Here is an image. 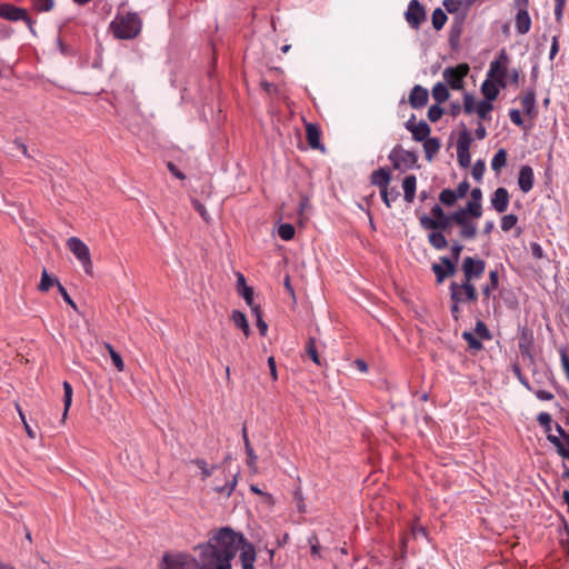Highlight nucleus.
Masks as SVG:
<instances>
[{
    "label": "nucleus",
    "mask_w": 569,
    "mask_h": 569,
    "mask_svg": "<svg viewBox=\"0 0 569 569\" xmlns=\"http://www.w3.org/2000/svg\"><path fill=\"white\" fill-rule=\"evenodd\" d=\"M411 133L416 141H423L430 134V127L426 121H420L417 123V127L411 130Z\"/></svg>",
    "instance_id": "a878e982"
},
{
    "label": "nucleus",
    "mask_w": 569,
    "mask_h": 569,
    "mask_svg": "<svg viewBox=\"0 0 569 569\" xmlns=\"http://www.w3.org/2000/svg\"><path fill=\"white\" fill-rule=\"evenodd\" d=\"M192 206L199 212V214L203 218V220L209 222L210 216H209L206 207L197 199L192 200Z\"/></svg>",
    "instance_id": "680f3d73"
},
{
    "label": "nucleus",
    "mask_w": 569,
    "mask_h": 569,
    "mask_svg": "<svg viewBox=\"0 0 569 569\" xmlns=\"http://www.w3.org/2000/svg\"><path fill=\"white\" fill-rule=\"evenodd\" d=\"M507 63H508V56L502 50L499 54V58L491 61L489 66V70L487 73V78L492 79L500 88L507 87Z\"/></svg>",
    "instance_id": "1a4fd4ad"
},
{
    "label": "nucleus",
    "mask_w": 569,
    "mask_h": 569,
    "mask_svg": "<svg viewBox=\"0 0 569 569\" xmlns=\"http://www.w3.org/2000/svg\"><path fill=\"white\" fill-rule=\"evenodd\" d=\"M516 10L515 27L519 34H527L531 28V18L529 16V0H513Z\"/></svg>",
    "instance_id": "6e6552de"
},
{
    "label": "nucleus",
    "mask_w": 569,
    "mask_h": 569,
    "mask_svg": "<svg viewBox=\"0 0 569 569\" xmlns=\"http://www.w3.org/2000/svg\"><path fill=\"white\" fill-rule=\"evenodd\" d=\"M252 311L256 313L257 316V327L259 329V332L261 336H266L267 335V331H268V325L264 322V320L262 319L261 317V313H260V310H259V307H254L252 308Z\"/></svg>",
    "instance_id": "5fc2aeb1"
},
{
    "label": "nucleus",
    "mask_w": 569,
    "mask_h": 569,
    "mask_svg": "<svg viewBox=\"0 0 569 569\" xmlns=\"http://www.w3.org/2000/svg\"><path fill=\"white\" fill-rule=\"evenodd\" d=\"M471 136L467 130H463L457 140V158L461 167L467 168L470 164V144Z\"/></svg>",
    "instance_id": "ddd939ff"
},
{
    "label": "nucleus",
    "mask_w": 569,
    "mask_h": 569,
    "mask_svg": "<svg viewBox=\"0 0 569 569\" xmlns=\"http://www.w3.org/2000/svg\"><path fill=\"white\" fill-rule=\"evenodd\" d=\"M306 353L311 358V360L318 365L321 366V359L317 350L316 340L315 338H309L307 346H306Z\"/></svg>",
    "instance_id": "e433bc0d"
},
{
    "label": "nucleus",
    "mask_w": 569,
    "mask_h": 569,
    "mask_svg": "<svg viewBox=\"0 0 569 569\" xmlns=\"http://www.w3.org/2000/svg\"><path fill=\"white\" fill-rule=\"evenodd\" d=\"M548 441L556 447L557 452L560 457L569 460V448H567L558 437H556L555 435H549Z\"/></svg>",
    "instance_id": "f704fd0d"
},
{
    "label": "nucleus",
    "mask_w": 569,
    "mask_h": 569,
    "mask_svg": "<svg viewBox=\"0 0 569 569\" xmlns=\"http://www.w3.org/2000/svg\"><path fill=\"white\" fill-rule=\"evenodd\" d=\"M428 90L420 84H416L409 94V103L415 109L423 108L428 103Z\"/></svg>",
    "instance_id": "dca6fc26"
},
{
    "label": "nucleus",
    "mask_w": 569,
    "mask_h": 569,
    "mask_svg": "<svg viewBox=\"0 0 569 569\" xmlns=\"http://www.w3.org/2000/svg\"><path fill=\"white\" fill-rule=\"evenodd\" d=\"M548 441L556 447L557 452L560 457L569 460V448H567L558 437H556L555 435H549Z\"/></svg>",
    "instance_id": "c9c22d12"
},
{
    "label": "nucleus",
    "mask_w": 569,
    "mask_h": 569,
    "mask_svg": "<svg viewBox=\"0 0 569 569\" xmlns=\"http://www.w3.org/2000/svg\"><path fill=\"white\" fill-rule=\"evenodd\" d=\"M485 170H486L485 162L479 160L473 164L472 170H471V176L473 177L475 180L480 181L482 179Z\"/></svg>",
    "instance_id": "864d4df0"
},
{
    "label": "nucleus",
    "mask_w": 569,
    "mask_h": 569,
    "mask_svg": "<svg viewBox=\"0 0 569 569\" xmlns=\"http://www.w3.org/2000/svg\"><path fill=\"white\" fill-rule=\"evenodd\" d=\"M439 200L445 206H453L458 200L452 189H443L439 194Z\"/></svg>",
    "instance_id": "79ce46f5"
},
{
    "label": "nucleus",
    "mask_w": 569,
    "mask_h": 569,
    "mask_svg": "<svg viewBox=\"0 0 569 569\" xmlns=\"http://www.w3.org/2000/svg\"><path fill=\"white\" fill-rule=\"evenodd\" d=\"M200 557L194 559L187 553H166L160 569H199Z\"/></svg>",
    "instance_id": "20e7f679"
},
{
    "label": "nucleus",
    "mask_w": 569,
    "mask_h": 569,
    "mask_svg": "<svg viewBox=\"0 0 569 569\" xmlns=\"http://www.w3.org/2000/svg\"><path fill=\"white\" fill-rule=\"evenodd\" d=\"M239 295L242 296V298L246 300L247 305L251 307V309L256 307L253 306V289L251 287H244V289L241 290Z\"/></svg>",
    "instance_id": "052dcab7"
},
{
    "label": "nucleus",
    "mask_w": 569,
    "mask_h": 569,
    "mask_svg": "<svg viewBox=\"0 0 569 569\" xmlns=\"http://www.w3.org/2000/svg\"><path fill=\"white\" fill-rule=\"evenodd\" d=\"M475 332L479 338H481L483 340L491 339V333H490L487 325L481 320L477 321Z\"/></svg>",
    "instance_id": "49530a36"
},
{
    "label": "nucleus",
    "mask_w": 569,
    "mask_h": 569,
    "mask_svg": "<svg viewBox=\"0 0 569 569\" xmlns=\"http://www.w3.org/2000/svg\"><path fill=\"white\" fill-rule=\"evenodd\" d=\"M561 366L569 380V357L565 350L560 351Z\"/></svg>",
    "instance_id": "774afa93"
},
{
    "label": "nucleus",
    "mask_w": 569,
    "mask_h": 569,
    "mask_svg": "<svg viewBox=\"0 0 569 569\" xmlns=\"http://www.w3.org/2000/svg\"><path fill=\"white\" fill-rule=\"evenodd\" d=\"M32 9L37 12H49L56 6L54 0H28Z\"/></svg>",
    "instance_id": "473e14b6"
},
{
    "label": "nucleus",
    "mask_w": 569,
    "mask_h": 569,
    "mask_svg": "<svg viewBox=\"0 0 569 569\" xmlns=\"http://www.w3.org/2000/svg\"><path fill=\"white\" fill-rule=\"evenodd\" d=\"M306 137L310 148L325 151V147L320 142V130L317 124L307 123Z\"/></svg>",
    "instance_id": "6ab92c4d"
},
{
    "label": "nucleus",
    "mask_w": 569,
    "mask_h": 569,
    "mask_svg": "<svg viewBox=\"0 0 569 569\" xmlns=\"http://www.w3.org/2000/svg\"><path fill=\"white\" fill-rule=\"evenodd\" d=\"M16 408H17V410H18V413H19V416H20L21 421L23 422V426H24V429H26L27 435L29 436V438L34 439V438H36V432H34V430H33V429H31V427H30V426H29V423L27 422V420H26V416H24V413H23V411H22L21 407L19 406V403H16Z\"/></svg>",
    "instance_id": "4d7b16f0"
},
{
    "label": "nucleus",
    "mask_w": 569,
    "mask_h": 569,
    "mask_svg": "<svg viewBox=\"0 0 569 569\" xmlns=\"http://www.w3.org/2000/svg\"><path fill=\"white\" fill-rule=\"evenodd\" d=\"M62 386H63V406H64L62 419L64 420L68 416V411L72 403L73 391H72L71 385L68 381H63Z\"/></svg>",
    "instance_id": "2f4dec72"
},
{
    "label": "nucleus",
    "mask_w": 569,
    "mask_h": 569,
    "mask_svg": "<svg viewBox=\"0 0 569 569\" xmlns=\"http://www.w3.org/2000/svg\"><path fill=\"white\" fill-rule=\"evenodd\" d=\"M445 110L438 103L433 104L428 109V119L431 122H437Z\"/></svg>",
    "instance_id": "8fccbe9b"
},
{
    "label": "nucleus",
    "mask_w": 569,
    "mask_h": 569,
    "mask_svg": "<svg viewBox=\"0 0 569 569\" xmlns=\"http://www.w3.org/2000/svg\"><path fill=\"white\" fill-rule=\"evenodd\" d=\"M231 320L234 326L242 330L246 337L250 335V327L247 320V317L243 312L239 310H233L231 315Z\"/></svg>",
    "instance_id": "393cba45"
},
{
    "label": "nucleus",
    "mask_w": 569,
    "mask_h": 569,
    "mask_svg": "<svg viewBox=\"0 0 569 569\" xmlns=\"http://www.w3.org/2000/svg\"><path fill=\"white\" fill-rule=\"evenodd\" d=\"M492 207L500 213L505 212L509 206V192L506 188H498L491 198Z\"/></svg>",
    "instance_id": "f3484780"
},
{
    "label": "nucleus",
    "mask_w": 569,
    "mask_h": 569,
    "mask_svg": "<svg viewBox=\"0 0 569 569\" xmlns=\"http://www.w3.org/2000/svg\"><path fill=\"white\" fill-rule=\"evenodd\" d=\"M460 227L459 236L461 239L471 240L477 236V224L473 221L463 223Z\"/></svg>",
    "instance_id": "c756f323"
},
{
    "label": "nucleus",
    "mask_w": 569,
    "mask_h": 569,
    "mask_svg": "<svg viewBox=\"0 0 569 569\" xmlns=\"http://www.w3.org/2000/svg\"><path fill=\"white\" fill-rule=\"evenodd\" d=\"M308 542L310 545L312 557L320 558L321 557V555H320V543H319V539H318L317 535L312 533L308 538Z\"/></svg>",
    "instance_id": "603ef678"
},
{
    "label": "nucleus",
    "mask_w": 569,
    "mask_h": 569,
    "mask_svg": "<svg viewBox=\"0 0 569 569\" xmlns=\"http://www.w3.org/2000/svg\"><path fill=\"white\" fill-rule=\"evenodd\" d=\"M462 338L468 343L469 348L472 350H481L483 347L481 341L477 339L475 335L470 331H463Z\"/></svg>",
    "instance_id": "a19ab883"
},
{
    "label": "nucleus",
    "mask_w": 569,
    "mask_h": 569,
    "mask_svg": "<svg viewBox=\"0 0 569 569\" xmlns=\"http://www.w3.org/2000/svg\"><path fill=\"white\" fill-rule=\"evenodd\" d=\"M432 271L436 274V279H437L438 283L443 282V280L447 278L446 272H445V267H443V264L441 262L440 263H433L432 264Z\"/></svg>",
    "instance_id": "bf43d9fd"
},
{
    "label": "nucleus",
    "mask_w": 569,
    "mask_h": 569,
    "mask_svg": "<svg viewBox=\"0 0 569 569\" xmlns=\"http://www.w3.org/2000/svg\"><path fill=\"white\" fill-rule=\"evenodd\" d=\"M469 183L467 181H462L458 184L457 189L453 190L455 194L458 199L466 197L469 191Z\"/></svg>",
    "instance_id": "0e129e2a"
},
{
    "label": "nucleus",
    "mask_w": 569,
    "mask_h": 569,
    "mask_svg": "<svg viewBox=\"0 0 569 569\" xmlns=\"http://www.w3.org/2000/svg\"><path fill=\"white\" fill-rule=\"evenodd\" d=\"M417 179L413 174L407 176L402 181L405 200L411 203L416 196Z\"/></svg>",
    "instance_id": "4be33fe9"
},
{
    "label": "nucleus",
    "mask_w": 569,
    "mask_h": 569,
    "mask_svg": "<svg viewBox=\"0 0 569 569\" xmlns=\"http://www.w3.org/2000/svg\"><path fill=\"white\" fill-rule=\"evenodd\" d=\"M423 142V149L426 153V158L431 160L432 157L439 151L440 142L436 138H427Z\"/></svg>",
    "instance_id": "cd10ccee"
},
{
    "label": "nucleus",
    "mask_w": 569,
    "mask_h": 569,
    "mask_svg": "<svg viewBox=\"0 0 569 569\" xmlns=\"http://www.w3.org/2000/svg\"><path fill=\"white\" fill-rule=\"evenodd\" d=\"M106 349L108 350L110 358L112 360V363L117 368V370L123 371L124 362H123L121 356L113 349V347L110 343H106Z\"/></svg>",
    "instance_id": "4c0bfd02"
},
{
    "label": "nucleus",
    "mask_w": 569,
    "mask_h": 569,
    "mask_svg": "<svg viewBox=\"0 0 569 569\" xmlns=\"http://www.w3.org/2000/svg\"><path fill=\"white\" fill-rule=\"evenodd\" d=\"M517 221H518L517 216L506 214L501 219V229L503 231H509L510 229H512L516 226Z\"/></svg>",
    "instance_id": "3c124183"
},
{
    "label": "nucleus",
    "mask_w": 569,
    "mask_h": 569,
    "mask_svg": "<svg viewBox=\"0 0 569 569\" xmlns=\"http://www.w3.org/2000/svg\"><path fill=\"white\" fill-rule=\"evenodd\" d=\"M509 117H510V120L512 121V123H515L516 126H522V123H523L522 117L518 109H511L509 111Z\"/></svg>",
    "instance_id": "338daca9"
},
{
    "label": "nucleus",
    "mask_w": 569,
    "mask_h": 569,
    "mask_svg": "<svg viewBox=\"0 0 569 569\" xmlns=\"http://www.w3.org/2000/svg\"><path fill=\"white\" fill-rule=\"evenodd\" d=\"M470 67L468 63H459L456 67H447L442 71L445 84L449 86L452 90L465 89V78L468 76Z\"/></svg>",
    "instance_id": "39448f33"
},
{
    "label": "nucleus",
    "mask_w": 569,
    "mask_h": 569,
    "mask_svg": "<svg viewBox=\"0 0 569 569\" xmlns=\"http://www.w3.org/2000/svg\"><path fill=\"white\" fill-rule=\"evenodd\" d=\"M450 219L452 220V223L457 226H461L470 221L467 210H463L462 208L450 213Z\"/></svg>",
    "instance_id": "37998d69"
},
{
    "label": "nucleus",
    "mask_w": 569,
    "mask_h": 569,
    "mask_svg": "<svg viewBox=\"0 0 569 569\" xmlns=\"http://www.w3.org/2000/svg\"><path fill=\"white\" fill-rule=\"evenodd\" d=\"M451 302L470 303L478 300V291L473 283L452 281L449 287Z\"/></svg>",
    "instance_id": "7ed1b4c3"
},
{
    "label": "nucleus",
    "mask_w": 569,
    "mask_h": 569,
    "mask_svg": "<svg viewBox=\"0 0 569 569\" xmlns=\"http://www.w3.org/2000/svg\"><path fill=\"white\" fill-rule=\"evenodd\" d=\"M519 352L523 361H529L533 363V337L531 331L527 329H522L519 341H518Z\"/></svg>",
    "instance_id": "2eb2a0df"
},
{
    "label": "nucleus",
    "mask_w": 569,
    "mask_h": 569,
    "mask_svg": "<svg viewBox=\"0 0 569 569\" xmlns=\"http://www.w3.org/2000/svg\"><path fill=\"white\" fill-rule=\"evenodd\" d=\"M493 106L492 102L489 101H479L477 102L476 112L480 120H488L490 119V112L492 111Z\"/></svg>",
    "instance_id": "72a5a7b5"
},
{
    "label": "nucleus",
    "mask_w": 569,
    "mask_h": 569,
    "mask_svg": "<svg viewBox=\"0 0 569 569\" xmlns=\"http://www.w3.org/2000/svg\"><path fill=\"white\" fill-rule=\"evenodd\" d=\"M0 17L9 21H23L29 30L34 33V21L29 17L28 11L23 8L16 7L11 3L0 4Z\"/></svg>",
    "instance_id": "9d476101"
},
{
    "label": "nucleus",
    "mask_w": 569,
    "mask_h": 569,
    "mask_svg": "<svg viewBox=\"0 0 569 569\" xmlns=\"http://www.w3.org/2000/svg\"><path fill=\"white\" fill-rule=\"evenodd\" d=\"M192 462L201 470L203 479H207L212 475L213 468H208L207 462L203 459H196Z\"/></svg>",
    "instance_id": "6e6d98bb"
},
{
    "label": "nucleus",
    "mask_w": 569,
    "mask_h": 569,
    "mask_svg": "<svg viewBox=\"0 0 569 569\" xmlns=\"http://www.w3.org/2000/svg\"><path fill=\"white\" fill-rule=\"evenodd\" d=\"M462 209L467 210V214L471 216L472 218H480L482 214L481 202L469 201L467 207Z\"/></svg>",
    "instance_id": "a18cd8bd"
},
{
    "label": "nucleus",
    "mask_w": 569,
    "mask_h": 569,
    "mask_svg": "<svg viewBox=\"0 0 569 569\" xmlns=\"http://www.w3.org/2000/svg\"><path fill=\"white\" fill-rule=\"evenodd\" d=\"M392 167L396 170L406 171L412 169L418 161L413 151L405 150L401 146H396L388 156Z\"/></svg>",
    "instance_id": "423d86ee"
},
{
    "label": "nucleus",
    "mask_w": 569,
    "mask_h": 569,
    "mask_svg": "<svg viewBox=\"0 0 569 569\" xmlns=\"http://www.w3.org/2000/svg\"><path fill=\"white\" fill-rule=\"evenodd\" d=\"M447 21V16L445 11H442L440 8H437L432 12V26L436 30H440Z\"/></svg>",
    "instance_id": "58836bf2"
},
{
    "label": "nucleus",
    "mask_w": 569,
    "mask_h": 569,
    "mask_svg": "<svg viewBox=\"0 0 569 569\" xmlns=\"http://www.w3.org/2000/svg\"><path fill=\"white\" fill-rule=\"evenodd\" d=\"M391 180V174L388 169L380 168L371 173L370 181L373 186L380 189L381 198L386 206L390 208L388 186Z\"/></svg>",
    "instance_id": "f8f14e48"
},
{
    "label": "nucleus",
    "mask_w": 569,
    "mask_h": 569,
    "mask_svg": "<svg viewBox=\"0 0 569 569\" xmlns=\"http://www.w3.org/2000/svg\"><path fill=\"white\" fill-rule=\"evenodd\" d=\"M461 270L463 272L462 281L472 283L482 277L486 270V262L481 259L466 257L462 261Z\"/></svg>",
    "instance_id": "9b49d317"
},
{
    "label": "nucleus",
    "mask_w": 569,
    "mask_h": 569,
    "mask_svg": "<svg viewBox=\"0 0 569 569\" xmlns=\"http://www.w3.org/2000/svg\"><path fill=\"white\" fill-rule=\"evenodd\" d=\"M499 86L492 79L487 78L481 84V93L486 98L485 101L492 102L499 94Z\"/></svg>",
    "instance_id": "aec40b11"
},
{
    "label": "nucleus",
    "mask_w": 569,
    "mask_h": 569,
    "mask_svg": "<svg viewBox=\"0 0 569 569\" xmlns=\"http://www.w3.org/2000/svg\"><path fill=\"white\" fill-rule=\"evenodd\" d=\"M521 106L526 114H528L529 117L536 116V96L533 91H528L521 98Z\"/></svg>",
    "instance_id": "5701e85b"
},
{
    "label": "nucleus",
    "mask_w": 569,
    "mask_h": 569,
    "mask_svg": "<svg viewBox=\"0 0 569 569\" xmlns=\"http://www.w3.org/2000/svg\"><path fill=\"white\" fill-rule=\"evenodd\" d=\"M507 164V151L505 149H499L492 160L491 168L495 172L499 173L500 170Z\"/></svg>",
    "instance_id": "bb28decb"
},
{
    "label": "nucleus",
    "mask_w": 569,
    "mask_h": 569,
    "mask_svg": "<svg viewBox=\"0 0 569 569\" xmlns=\"http://www.w3.org/2000/svg\"><path fill=\"white\" fill-rule=\"evenodd\" d=\"M142 21L138 13L118 12L112 20L110 28L118 39H133L141 31Z\"/></svg>",
    "instance_id": "f03ea898"
},
{
    "label": "nucleus",
    "mask_w": 569,
    "mask_h": 569,
    "mask_svg": "<svg viewBox=\"0 0 569 569\" xmlns=\"http://www.w3.org/2000/svg\"><path fill=\"white\" fill-rule=\"evenodd\" d=\"M429 243L437 250L447 248L448 241L443 232H431L428 236Z\"/></svg>",
    "instance_id": "c85d7f7f"
},
{
    "label": "nucleus",
    "mask_w": 569,
    "mask_h": 569,
    "mask_svg": "<svg viewBox=\"0 0 569 569\" xmlns=\"http://www.w3.org/2000/svg\"><path fill=\"white\" fill-rule=\"evenodd\" d=\"M533 170L530 166H522L519 171L518 184L522 192H529L533 187Z\"/></svg>",
    "instance_id": "a211bd4d"
},
{
    "label": "nucleus",
    "mask_w": 569,
    "mask_h": 569,
    "mask_svg": "<svg viewBox=\"0 0 569 569\" xmlns=\"http://www.w3.org/2000/svg\"><path fill=\"white\" fill-rule=\"evenodd\" d=\"M437 230H440V232L447 233L449 236L452 233L451 227L453 223L450 219V214H446L441 219H437Z\"/></svg>",
    "instance_id": "c03bdc74"
},
{
    "label": "nucleus",
    "mask_w": 569,
    "mask_h": 569,
    "mask_svg": "<svg viewBox=\"0 0 569 569\" xmlns=\"http://www.w3.org/2000/svg\"><path fill=\"white\" fill-rule=\"evenodd\" d=\"M196 549L200 551L199 569H232L231 560L239 550L242 569H254L253 545L229 527L211 531L208 542Z\"/></svg>",
    "instance_id": "f257e3e1"
},
{
    "label": "nucleus",
    "mask_w": 569,
    "mask_h": 569,
    "mask_svg": "<svg viewBox=\"0 0 569 569\" xmlns=\"http://www.w3.org/2000/svg\"><path fill=\"white\" fill-rule=\"evenodd\" d=\"M420 223L426 229H431V230L438 229L437 219L429 218L427 216H425L420 219Z\"/></svg>",
    "instance_id": "e2e57ef3"
},
{
    "label": "nucleus",
    "mask_w": 569,
    "mask_h": 569,
    "mask_svg": "<svg viewBox=\"0 0 569 569\" xmlns=\"http://www.w3.org/2000/svg\"><path fill=\"white\" fill-rule=\"evenodd\" d=\"M406 20L410 27L418 29L426 20V11L423 6L418 0H411L405 13Z\"/></svg>",
    "instance_id": "4468645a"
},
{
    "label": "nucleus",
    "mask_w": 569,
    "mask_h": 569,
    "mask_svg": "<svg viewBox=\"0 0 569 569\" xmlns=\"http://www.w3.org/2000/svg\"><path fill=\"white\" fill-rule=\"evenodd\" d=\"M68 249L76 256L81 262L84 271L88 274H92V261L90 256L89 247L79 238L71 237L67 240Z\"/></svg>",
    "instance_id": "0eeeda50"
},
{
    "label": "nucleus",
    "mask_w": 569,
    "mask_h": 569,
    "mask_svg": "<svg viewBox=\"0 0 569 569\" xmlns=\"http://www.w3.org/2000/svg\"><path fill=\"white\" fill-rule=\"evenodd\" d=\"M279 237L284 240H291L295 237V227L290 223H282L278 228Z\"/></svg>",
    "instance_id": "ea45409f"
},
{
    "label": "nucleus",
    "mask_w": 569,
    "mask_h": 569,
    "mask_svg": "<svg viewBox=\"0 0 569 569\" xmlns=\"http://www.w3.org/2000/svg\"><path fill=\"white\" fill-rule=\"evenodd\" d=\"M59 280L57 278L51 277L46 269L41 272V280L38 286V289L42 292H47L53 284L58 287Z\"/></svg>",
    "instance_id": "7c9ffc66"
},
{
    "label": "nucleus",
    "mask_w": 569,
    "mask_h": 569,
    "mask_svg": "<svg viewBox=\"0 0 569 569\" xmlns=\"http://www.w3.org/2000/svg\"><path fill=\"white\" fill-rule=\"evenodd\" d=\"M431 93L438 104L446 102L450 97L447 84L442 82H437L433 86Z\"/></svg>",
    "instance_id": "b1692460"
},
{
    "label": "nucleus",
    "mask_w": 569,
    "mask_h": 569,
    "mask_svg": "<svg viewBox=\"0 0 569 569\" xmlns=\"http://www.w3.org/2000/svg\"><path fill=\"white\" fill-rule=\"evenodd\" d=\"M556 430L559 435L557 437L565 443L567 448H569V433L566 432L563 428L558 423H556Z\"/></svg>",
    "instance_id": "69168bd1"
},
{
    "label": "nucleus",
    "mask_w": 569,
    "mask_h": 569,
    "mask_svg": "<svg viewBox=\"0 0 569 569\" xmlns=\"http://www.w3.org/2000/svg\"><path fill=\"white\" fill-rule=\"evenodd\" d=\"M440 262L443 264L445 267V272H446V276L447 277H451L456 273V266L455 263L447 257H441L440 258Z\"/></svg>",
    "instance_id": "13d9d810"
},
{
    "label": "nucleus",
    "mask_w": 569,
    "mask_h": 569,
    "mask_svg": "<svg viewBox=\"0 0 569 569\" xmlns=\"http://www.w3.org/2000/svg\"><path fill=\"white\" fill-rule=\"evenodd\" d=\"M443 7L450 13L461 12L463 14V7L461 0H445Z\"/></svg>",
    "instance_id": "09e8293b"
},
{
    "label": "nucleus",
    "mask_w": 569,
    "mask_h": 569,
    "mask_svg": "<svg viewBox=\"0 0 569 569\" xmlns=\"http://www.w3.org/2000/svg\"><path fill=\"white\" fill-rule=\"evenodd\" d=\"M242 439L244 442V448H246V453H247V465L249 466L250 469H256V463H257L258 457L249 441L248 430H247L246 425H243V427H242Z\"/></svg>",
    "instance_id": "412c9836"
},
{
    "label": "nucleus",
    "mask_w": 569,
    "mask_h": 569,
    "mask_svg": "<svg viewBox=\"0 0 569 569\" xmlns=\"http://www.w3.org/2000/svg\"><path fill=\"white\" fill-rule=\"evenodd\" d=\"M477 103L475 101V97L471 93H463V111L467 114L472 113L476 110Z\"/></svg>",
    "instance_id": "de8ad7c7"
}]
</instances>
